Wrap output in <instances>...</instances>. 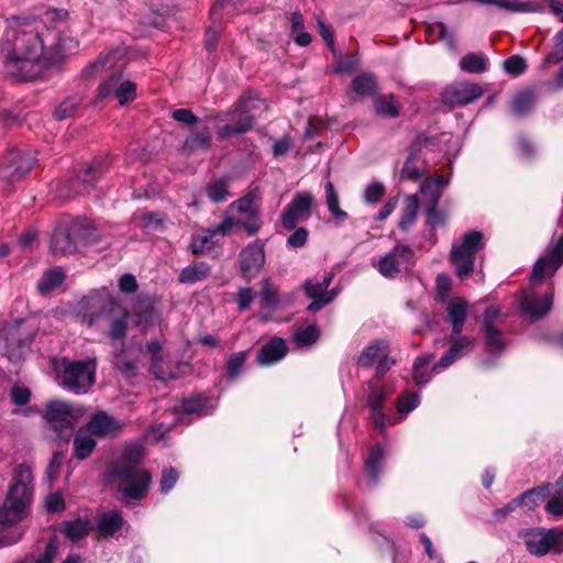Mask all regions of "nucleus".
<instances>
[{
    "label": "nucleus",
    "instance_id": "6",
    "mask_svg": "<svg viewBox=\"0 0 563 563\" xmlns=\"http://www.w3.org/2000/svg\"><path fill=\"white\" fill-rule=\"evenodd\" d=\"M36 328L24 319L7 322L0 331V349L11 361H20L27 353Z\"/></svg>",
    "mask_w": 563,
    "mask_h": 563
},
{
    "label": "nucleus",
    "instance_id": "31",
    "mask_svg": "<svg viewBox=\"0 0 563 563\" xmlns=\"http://www.w3.org/2000/svg\"><path fill=\"white\" fill-rule=\"evenodd\" d=\"M221 241V238L213 228L203 230L191 238L190 250L194 254H202L212 250Z\"/></svg>",
    "mask_w": 563,
    "mask_h": 563
},
{
    "label": "nucleus",
    "instance_id": "8",
    "mask_svg": "<svg viewBox=\"0 0 563 563\" xmlns=\"http://www.w3.org/2000/svg\"><path fill=\"white\" fill-rule=\"evenodd\" d=\"M376 379L368 383L367 406L372 411L373 423L382 435L385 434L388 426L402 421V417L388 416L384 412V404L389 395L394 393L391 384H382Z\"/></svg>",
    "mask_w": 563,
    "mask_h": 563
},
{
    "label": "nucleus",
    "instance_id": "2",
    "mask_svg": "<svg viewBox=\"0 0 563 563\" xmlns=\"http://www.w3.org/2000/svg\"><path fill=\"white\" fill-rule=\"evenodd\" d=\"M33 498V472L30 466H16L8 496L0 508V548L16 543L23 536L15 523L27 514Z\"/></svg>",
    "mask_w": 563,
    "mask_h": 563
},
{
    "label": "nucleus",
    "instance_id": "28",
    "mask_svg": "<svg viewBox=\"0 0 563 563\" xmlns=\"http://www.w3.org/2000/svg\"><path fill=\"white\" fill-rule=\"evenodd\" d=\"M141 352V347H129L114 355L113 364L125 379L130 380L137 376V354Z\"/></svg>",
    "mask_w": 563,
    "mask_h": 563
},
{
    "label": "nucleus",
    "instance_id": "25",
    "mask_svg": "<svg viewBox=\"0 0 563 563\" xmlns=\"http://www.w3.org/2000/svg\"><path fill=\"white\" fill-rule=\"evenodd\" d=\"M448 184L449 179L441 175L426 178L420 186V196L424 207L438 206Z\"/></svg>",
    "mask_w": 563,
    "mask_h": 563
},
{
    "label": "nucleus",
    "instance_id": "18",
    "mask_svg": "<svg viewBox=\"0 0 563 563\" xmlns=\"http://www.w3.org/2000/svg\"><path fill=\"white\" fill-rule=\"evenodd\" d=\"M450 349L443 354L440 361L433 366L432 371L439 373L449 367L455 361L468 354L475 346V338L472 335L454 334L453 332L445 338Z\"/></svg>",
    "mask_w": 563,
    "mask_h": 563
},
{
    "label": "nucleus",
    "instance_id": "9",
    "mask_svg": "<svg viewBox=\"0 0 563 563\" xmlns=\"http://www.w3.org/2000/svg\"><path fill=\"white\" fill-rule=\"evenodd\" d=\"M78 417L79 410L60 400L48 402L44 411V419L48 426L66 442L73 435Z\"/></svg>",
    "mask_w": 563,
    "mask_h": 563
},
{
    "label": "nucleus",
    "instance_id": "27",
    "mask_svg": "<svg viewBox=\"0 0 563 563\" xmlns=\"http://www.w3.org/2000/svg\"><path fill=\"white\" fill-rule=\"evenodd\" d=\"M74 235H76V231L74 230V224L71 228L67 227H58L55 229L52 240H51V249L55 254H70L76 251L77 243L75 241Z\"/></svg>",
    "mask_w": 563,
    "mask_h": 563
},
{
    "label": "nucleus",
    "instance_id": "7",
    "mask_svg": "<svg viewBox=\"0 0 563 563\" xmlns=\"http://www.w3.org/2000/svg\"><path fill=\"white\" fill-rule=\"evenodd\" d=\"M483 246V234L478 231L464 234L460 242L453 244L450 257L461 279L471 276L474 271L475 254Z\"/></svg>",
    "mask_w": 563,
    "mask_h": 563
},
{
    "label": "nucleus",
    "instance_id": "34",
    "mask_svg": "<svg viewBox=\"0 0 563 563\" xmlns=\"http://www.w3.org/2000/svg\"><path fill=\"white\" fill-rule=\"evenodd\" d=\"M420 208L419 198L417 195H410L405 198L404 209L399 220V228L407 231L417 220Z\"/></svg>",
    "mask_w": 563,
    "mask_h": 563
},
{
    "label": "nucleus",
    "instance_id": "63",
    "mask_svg": "<svg viewBox=\"0 0 563 563\" xmlns=\"http://www.w3.org/2000/svg\"><path fill=\"white\" fill-rule=\"evenodd\" d=\"M179 478L178 472L173 468H164L159 481V489L163 494H167L177 483Z\"/></svg>",
    "mask_w": 563,
    "mask_h": 563
},
{
    "label": "nucleus",
    "instance_id": "10",
    "mask_svg": "<svg viewBox=\"0 0 563 563\" xmlns=\"http://www.w3.org/2000/svg\"><path fill=\"white\" fill-rule=\"evenodd\" d=\"M415 264V252L406 244H396L394 249L373 261V266L386 278L393 279Z\"/></svg>",
    "mask_w": 563,
    "mask_h": 563
},
{
    "label": "nucleus",
    "instance_id": "35",
    "mask_svg": "<svg viewBox=\"0 0 563 563\" xmlns=\"http://www.w3.org/2000/svg\"><path fill=\"white\" fill-rule=\"evenodd\" d=\"M91 529V522L87 518H77L62 523V531L70 540H80L85 538Z\"/></svg>",
    "mask_w": 563,
    "mask_h": 563
},
{
    "label": "nucleus",
    "instance_id": "5",
    "mask_svg": "<svg viewBox=\"0 0 563 563\" xmlns=\"http://www.w3.org/2000/svg\"><path fill=\"white\" fill-rule=\"evenodd\" d=\"M109 474L126 501L143 499L152 484L151 473L133 465L113 464Z\"/></svg>",
    "mask_w": 563,
    "mask_h": 563
},
{
    "label": "nucleus",
    "instance_id": "23",
    "mask_svg": "<svg viewBox=\"0 0 563 563\" xmlns=\"http://www.w3.org/2000/svg\"><path fill=\"white\" fill-rule=\"evenodd\" d=\"M106 166L103 161L95 159L90 165H88L85 170L80 173V175L76 176V178L71 179L70 186L74 195H81L88 192L95 181L99 179V177L106 172Z\"/></svg>",
    "mask_w": 563,
    "mask_h": 563
},
{
    "label": "nucleus",
    "instance_id": "48",
    "mask_svg": "<svg viewBox=\"0 0 563 563\" xmlns=\"http://www.w3.org/2000/svg\"><path fill=\"white\" fill-rule=\"evenodd\" d=\"M420 404V397L418 394L412 391H406L401 394L396 401V409L398 411V417H402V420L406 416L415 410Z\"/></svg>",
    "mask_w": 563,
    "mask_h": 563
},
{
    "label": "nucleus",
    "instance_id": "33",
    "mask_svg": "<svg viewBox=\"0 0 563 563\" xmlns=\"http://www.w3.org/2000/svg\"><path fill=\"white\" fill-rule=\"evenodd\" d=\"M211 268L206 262H196L185 267L179 274V282L183 284H195L206 279L210 275Z\"/></svg>",
    "mask_w": 563,
    "mask_h": 563
},
{
    "label": "nucleus",
    "instance_id": "15",
    "mask_svg": "<svg viewBox=\"0 0 563 563\" xmlns=\"http://www.w3.org/2000/svg\"><path fill=\"white\" fill-rule=\"evenodd\" d=\"M262 101L251 95H244L239 102L235 104L234 113L242 114L235 123L227 124L219 130V136L221 139H229L235 134H242L250 131L253 126V117L249 114L253 110L257 109V106Z\"/></svg>",
    "mask_w": 563,
    "mask_h": 563
},
{
    "label": "nucleus",
    "instance_id": "1",
    "mask_svg": "<svg viewBox=\"0 0 563 563\" xmlns=\"http://www.w3.org/2000/svg\"><path fill=\"white\" fill-rule=\"evenodd\" d=\"M69 13L45 8L36 14L14 19L5 31L0 55L7 76L29 81L78 51L77 38L66 35Z\"/></svg>",
    "mask_w": 563,
    "mask_h": 563
},
{
    "label": "nucleus",
    "instance_id": "49",
    "mask_svg": "<svg viewBox=\"0 0 563 563\" xmlns=\"http://www.w3.org/2000/svg\"><path fill=\"white\" fill-rule=\"evenodd\" d=\"M147 352L151 354V371L155 375L157 379L166 380L167 377L165 376L164 372L161 368V352H162V345L158 340H152L146 345Z\"/></svg>",
    "mask_w": 563,
    "mask_h": 563
},
{
    "label": "nucleus",
    "instance_id": "47",
    "mask_svg": "<svg viewBox=\"0 0 563 563\" xmlns=\"http://www.w3.org/2000/svg\"><path fill=\"white\" fill-rule=\"evenodd\" d=\"M432 355L420 356L413 364V379L417 385H422L431 379L430 364Z\"/></svg>",
    "mask_w": 563,
    "mask_h": 563
},
{
    "label": "nucleus",
    "instance_id": "20",
    "mask_svg": "<svg viewBox=\"0 0 563 563\" xmlns=\"http://www.w3.org/2000/svg\"><path fill=\"white\" fill-rule=\"evenodd\" d=\"M483 93V89L477 84L464 81L448 87L442 98L451 107H462L474 102Z\"/></svg>",
    "mask_w": 563,
    "mask_h": 563
},
{
    "label": "nucleus",
    "instance_id": "46",
    "mask_svg": "<svg viewBox=\"0 0 563 563\" xmlns=\"http://www.w3.org/2000/svg\"><path fill=\"white\" fill-rule=\"evenodd\" d=\"M399 109L400 107L395 101L393 95H384L375 99V110L382 117H398Z\"/></svg>",
    "mask_w": 563,
    "mask_h": 563
},
{
    "label": "nucleus",
    "instance_id": "41",
    "mask_svg": "<svg viewBox=\"0 0 563 563\" xmlns=\"http://www.w3.org/2000/svg\"><path fill=\"white\" fill-rule=\"evenodd\" d=\"M65 274L60 268L47 271L38 282L37 288L41 294H47L63 284Z\"/></svg>",
    "mask_w": 563,
    "mask_h": 563
},
{
    "label": "nucleus",
    "instance_id": "51",
    "mask_svg": "<svg viewBox=\"0 0 563 563\" xmlns=\"http://www.w3.org/2000/svg\"><path fill=\"white\" fill-rule=\"evenodd\" d=\"M209 400L207 398L197 396L189 399H186L181 404V410L185 413H199L205 415L210 412L214 405H208Z\"/></svg>",
    "mask_w": 563,
    "mask_h": 563
},
{
    "label": "nucleus",
    "instance_id": "55",
    "mask_svg": "<svg viewBox=\"0 0 563 563\" xmlns=\"http://www.w3.org/2000/svg\"><path fill=\"white\" fill-rule=\"evenodd\" d=\"M153 302L150 297L140 296L132 306L134 322L139 323L143 319L147 320L153 313Z\"/></svg>",
    "mask_w": 563,
    "mask_h": 563
},
{
    "label": "nucleus",
    "instance_id": "64",
    "mask_svg": "<svg viewBox=\"0 0 563 563\" xmlns=\"http://www.w3.org/2000/svg\"><path fill=\"white\" fill-rule=\"evenodd\" d=\"M358 64V58L356 55H341L338 57L334 65V73L336 74H347L351 73L356 65Z\"/></svg>",
    "mask_w": 563,
    "mask_h": 563
},
{
    "label": "nucleus",
    "instance_id": "52",
    "mask_svg": "<svg viewBox=\"0 0 563 563\" xmlns=\"http://www.w3.org/2000/svg\"><path fill=\"white\" fill-rule=\"evenodd\" d=\"M545 509L553 516L563 515V474L554 485V493L547 503Z\"/></svg>",
    "mask_w": 563,
    "mask_h": 563
},
{
    "label": "nucleus",
    "instance_id": "58",
    "mask_svg": "<svg viewBox=\"0 0 563 563\" xmlns=\"http://www.w3.org/2000/svg\"><path fill=\"white\" fill-rule=\"evenodd\" d=\"M81 103L80 98L78 97H68L54 111V117L57 120H65L73 117L79 104Z\"/></svg>",
    "mask_w": 563,
    "mask_h": 563
},
{
    "label": "nucleus",
    "instance_id": "12",
    "mask_svg": "<svg viewBox=\"0 0 563 563\" xmlns=\"http://www.w3.org/2000/svg\"><path fill=\"white\" fill-rule=\"evenodd\" d=\"M313 205L314 198L310 192H297L280 216L283 227L289 231L295 230L298 223L311 217Z\"/></svg>",
    "mask_w": 563,
    "mask_h": 563
},
{
    "label": "nucleus",
    "instance_id": "4",
    "mask_svg": "<svg viewBox=\"0 0 563 563\" xmlns=\"http://www.w3.org/2000/svg\"><path fill=\"white\" fill-rule=\"evenodd\" d=\"M59 385L77 395L86 394L96 380V358L86 361L62 360L56 366Z\"/></svg>",
    "mask_w": 563,
    "mask_h": 563
},
{
    "label": "nucleus",
    "instance_id": "38",
    "mask_svg": "<svg viewBox=\"0 0 563 563\" xmlns=\"http://www.w3.org/2000/svg\"><path fill=\"white\" fill-rule=\"evenodd\" d=\"M384 457V450L380 444H375L368 456L365 459V471L371 477L372 484L375 485L378 482L380 464Z\"/></svg>",
    "mask_w": 563,
    "mask_h": 563
},
{
    "label": "nucleus",
    "instance_id": "30",
    "mask_svg": "<svg viewBox=\"0 0 563 563\" xmlns=\"http://www.w3.org/2000/svg\"><path fill=\"white\" fill-rule=\"evenodd\" d=\"M124 525L125 520L121 512L110 510L101 514L97 523V530L101 537L108 538L113 537Z\"/></svg>",
    "mask_w": 563,
    "mask_h": 563
},
{
    "label": "nucleus",
    "instance_id": "45",
    "mask_svg": "<svg viewBox=\"0 0 563 563\" xmlns=\"http://www.w3.org/2000/svg\"><path fill=\"white\" fill-rule=\"evenodd\" d=\"M537 97L531 91L518 93L512 101V112L517 117L526 115L534 106Z\"/></svg>",
    "mask_w": 563,
    "mask_h": 563
},
{
    "label": "nucleus",
    "instance_id": "53",
    "mask_svg": "<svg viewBox=\"0 0 563 563\" xmlns=\"http://www.w3.org/2000/svg\"><path fill=\"white\" fill-rule=\"evenodd\" d=\"M325 202L329 211L334 216L335 219L341 221L346 219L347 214L340 208L339 196L331 181L325 184Z\"/></svg>",
    "mask_w": 563,
    "mask_h": 563
},
{
    "label": "nucleus",
    "instance_id": "60",
    "mask_svg": "<svg viewBox=\"0 0 563 563\" xmlns=\"http://www.w3.org/2000/svg\"><path fill=\"white\" fill-rule=\"evenodd\" d=\"M130 317V312L128 310H123L120 317H117L112 320L109 328V336L111 339L118 340L122 339L126 334L128 330V318Z\"/></svg>",
    "mask_w": 563,
    "mask_h": 563
},
{
    "label": "nucleus",
    "instance_id": "21",
    "mask_svg": "<svg viewBox=\"0 0 563 563\" xmlns=\"http://www.w3.org/2000/svg\"><path fill=\"white\" fill-rule=\"evenodd\" d=\"M332 278V275L328 274L320 282L306 280L303 285L305 294L312 299V302L308 306L309 311H318L335 298L336 294L334 290L328 289Z\"/></svg>",
    "mask_w": 563,
    "mask_h": 563
},
{
    "label": "nucleus",
    "instance_id": "32",
    "mask_svg": "<svg viewBox=\"0 0 563 563\" xmlns=\"http://www.w3.org/2000/svg\"><path fill=\"white\" fill-rule=\"evenodd\" d=\"M260 297L263 309L274 310L285 303L284 298L279 296L278 287L269 278L262 280Z\"/></svg>",
    "mask_w": 563,
    "mask_h": 563
},
{
    "label": "nucleus",
    "instance_id": "3",
    "mask_svg": "<svg viewBox=\"0 0 563 563\" xmlns=\"http://www.w3.org/2000/svg\"><path fill=\"white\" fill-rule=\"evenodd\" d=\"M563 265V233L552 240L544 254L534 263L530 275L532 289L522 292L520 299V310L532 320H539L550 312L553 306V284L549 285V290L543 295L534 290L542 284L545 277L553 276Z\"/></svg>",
    "mask_w": 563,
    "mask_h": 563
},
{
    "label": "nucleus",
    "instance_id": "14",
    "mask_svg": "<svg viewBox=\"0 0 563 563\" xmlns=\"http://www.w3.org/2000/svg\"><path fill=\"white\" fill-rule=\"evenodd\" d=\"M357 363L363 367L376 364V376L383 377L395 364V360L389 356V344L385 340H375L363 350Z\"/></svg>",
    "mask_w": 563,
    "mask_h": 563
},
{
    "label": "nucleus",
    "instance_id": "11",
    "mask_svg": "<svg viewBox=\"0 0 563 563\" xmlns=\"http://www.w3.org/2000/svg\"><path fill=\"white\" fill-rule=\"evenodd\" d=\"M523 540L528 552L538 556L563 552V529H531Z\"/></svg>",
    "mask_w": 563,
    "mask_h": 563
},
{
    "label": "nucleus",
    "instance_id": "44",
    "mask_svg": "<svg viewBox=\"0 0 563 563\" xmlns=\"http://www.w3.org/2000/svg\"><path fill=\"white\" fill-rule=\"evenodd\" d=\"M59 543L54 538L46 544L45 551L38 555H29L19 563H54L58 554Z\"/></svg>",
    "mask_w": 563,
    "mask_h": 563
},
{
    "label": "nucleus",
    "instance_id": "29",
    "mask_svg": "<svg viewBox=\"0 0 563 563\" xmlns=\"http://www.w3.org/2000/svg\"><path fill=\"white\" fill-rule=\"evenodd\" d=\"M286 353L287 346L285 341L280 338H275L262 346L257 354V361L262 365H271L284 358Z\"/></svg>",
    "mask_w": 563,
    "mask_h": 563
},
{
    "label": "nucleus",
    "instance_id": "16",
    "mask_svg": "<svg viewBox=\"0 0 563 563\" xmlns=\"http://www.w3.org/2000/svg\"><path fill=\"white\" fill-rule=\"evenodd\" d=\"M260 192L257 189H254L230 206L231 210H236L246 217V220L242 222V228L250 236L255 235L262 227L260 220Z\"/></svg>",
    "mask_w": 563,
    "mask_h": 563
},
{
    "label": "nucleus",
    "instance_id": "40",
    "mask_svg": "<svg viewBox=\"0 0 563 563\" xmlns=\"http://www.w3.org/2000/svg\"><path fill=\"white\" fill-rule=\"evenodd\" d=\"M119 55L118 51H111L104 54H100L99 57L91 64H89L84 73L85 76L90 78L95 77L101 70L111 68L114 64L117 56Z\"/></svg>",
    "mask_w": 563,
    "mask_h": 563
},
{
    "label": "nucleus",
    "instance_id": "24",
    "mask_svg": "<svg viewBox=\"0 0 563 563\" xmlns=\"http://www.w3.org/2000/svg\"><path fill=\"white\" fill-rule=\"evenodd\" d=\"M123 423L104 411L96 412L87 424L88 431L102 437H117L123 429Z\"/></svg>",
    "mask_w": 563,
    "mask_h": 563
},
{
    "label": "nucleus",
    "instance_id": "57",
    "mask_svg": "<svg viewBox=\"0 0 563 563\" xmlns=\"http://www.w3.org/2000/svg\"><path fill=\"white\" fill-rule=\"evenodd\" d=\"M319 338V330L316 325L310 324L300 328L294 333L292 340L298 346L313 344Z\"/></svg>",
    "mask_w": 563,
    "mask_h": 563
},
{
    "label": "nucleus",
    "instance_id": "50",
    "mask_svg": "<svg viewBox=\"0 0 563 563\" xmlns=\"http://www.w3.org/2000/svg\"><path fill=\"white\" fill-rule=\"evenodd\" d=\"M291 35L295 42L300 46H307L311 43V35L303 31V18L299 12L291 14Z\"/></svg>",
    "mask_w": 563,
    "mask_h": 563
},
{
    "label": "nucleus",
    "instance_id": "43",
    "mask_svg": "<svg viewBox=\"0 0 563 563\" xmlns=\"http://www.w3.org/2000/svg\"><path fill=\"white\" fill-rule=\"evenodd\" d=\"M426 174V169L419 165V157L415 153H410L407 157L400 173V179L411 181L419 180Z\"/></svg>",
    "mask_w": 563,
    "mask_h": 563
},
{
    "label": "nucleus",
    "instance_id": "13",
    "mask_svg": "<svg viewBox=\"0 0 563 563\" xmlns=\"http://www.w3.org/2000/svg\"><path fill=\"white\" fill-rule=\"evenodd\" d=\"M504 314L498 306H489L484 311L482 329L484 332L485 345L492 353L501 352L505 346L504 335L500 327L504 323Z\"/></svg>",
    "mask_w": 563,
    "mask_h": 563
},
{
    "label": "nucleus",
    "instance_id": "59",
    "mask_svg": "<svg viewBox=\"0 0 563 563\" xmlns=\"http://www.w3.org/2000/svg\"><path fill=\"white\" fill-rule=\"evenodd\" d=\"M133 221L136 225L145 230H158L163 225V219L158 213L154 212H142L135 214Z\"/></svg>",
    "mask_w": 563,
    "mask_h": 563
},
{
    "label": "nucleus",
    "instance_id": "36",
    "mask_svg": "<svg viewBox=\"0 0 563 563\" xmlns=\"http://www.w3.org/2000/svg\"><path fill=\"white\" fill-rule=\"evenodd\" d=\"M351 88L358 97H369L377 91V81L373 74L363 73L352 80Z\"/></svg>",
    "mask_w": 563,
    "mask_h": 563
},
{
    "label": "nucleus",
    "instance_id": "54",
    "mask_svg": "<svg viewBox=\"0 0 563 563\" xmlns=\"http://www.w3.org/2000/svg\"><path fill=\"white\" fill-rule=\"evenodd\" d=\"M207 195L213 202L227 200L229 196L228 181L224 178L213 179L207 186Z\"/></svg>",
    "mask_w": 563,
    "mask_h": 563
},
{
    "label": "nucleus",
    "instance_id": "19",
    "mask_svg": "<svg viewBox=\"0 0 563 563\" xmlns=\"http://www.w3.org/2000/svg\"><path fill=\"white\" fill-rule=\"evenodd\" d=\"M35 158L30 152L20 150L10 151L1 162L2 175L12 180H19L34 166Z\"/></svg>",
    "mask_w": 563,
    "mask_h": 563
},
{
    "label": "nucleus",
    "instance_id": "42",
    "mask_svg": "<svg viewBox=\"0 0 563 563\" xmlns=\"http://www.w3.org/2000/svg\"><path fill=\"white\" fill-rule=\"evenodd\" d=\"M488 59L483 54L470 53L460 60V67L466 73H482L487 69Z\"/></svg>",
    "mask_w": 563,
    "mask_h": 563
},
{
    "label": "nucleus",
    "instance_id": "39",
    "mask_svg": "<svg viewBox=\"0 0 563 563\" xmlns=\"http://www.w3.org/2000/svg\"><path fill=\"white\" fill-rule=\"evenodd\" d=\"M97 445L96 440L85 431L80 430L74 440V454L79 460L87 459Z\"/></svg>",
    "mask_w": 563,
    "mask_h": 563
},
{
    "label": "nucleus",
    "instance_id": "17",
    "mask_svg": "<svg viewBox=\"0 0 563 563\" xmlns=\"http://www.w3.org/2000/svg\"><path fill=\"white\" fill-rule=\"evenodd\" d=\"M114 97L121 106L132 102L136 97V85L123 79L120 74H112L98 88V98L104 100Z\"/></svg>",
    "mask_w": 563,
    "mask_h": 563
},
{
    "label": "nucleus",
    "instance_id": "37",
    "mask_svg": "<svg viewBox=\"0 0 563 563\" xmlns=\"http://www.w3.org/2000/svg\"><path fill=\"white\" fill-rule=\"evenodd\" d=\"M544 488H532L523 494H521L519 497L514 498L511 501H509L505 507L498 508L494 510L493 516L497 521L504 520L509 514H511L516 508L521 506L522 503H527V500L533 496L543 494Z\"/></svg>",
    "mask_w": 563,
    "mask_h": 563
},
{
    "label": "nucleus",
    "instance_id": "22",
    "mask_svg": "<svg viewBox=\"0 0 563 563\" xmlns=\"http://www.w3.org/2000/svg\"><path fill=\"white\" fill-rule=\"evenodd\" d=\"M264 243L256 240L244 247L240 253L241 271L249 278L254 277L264 266Z\"/></svg>",
    "mask_w": 563,
    "mask_h": 563
},
{
    "label": "nucleus",
    "instance_id": "26",
    "mask_svg": "<svg viewBox=\"0 0 563 563\" xmlns=\"http://www.w3.org/2000/svg\"><path fill=\"white\" fill-rule=\"evenodd\" d=\"M467 301L461 297H453L446 303V318L452 325L454 334L463 332L464 323L467 318Z\"/></svg>",
    "mask_w": 563,
    "mask_h": 563
},
{
    "label": "nucleus",
    "instance_id": "56",
    "mask_svg": "<svg viewBox=\"0 0 563 563\" xmlns=\"http://www.w3.org/2000/svg\"><path fill=\"white\" fill-rule=\"evenodd\" d=\"M211 144V134L210 131L205 128L202 131H199L191 136H189L185 142L186 150L192 152L198 148L208 150Z\"/></svg>",
    "mask_w": 563,
    "mask_h": 563
},
{
    "label": "nucleus",
    "instance_id": "61",
    "mask_svg": "<svg viewBox=\"0 0 563 563\" xmlns=\"http://www.w3.org/2000/svg\"><path fill=\"white\" fill-rule=\"evenodd\" d=\"M74 230L76 231V236H79L85 243L96 244L101 240L99 230L93 225L74 223Z\"/></svg>",
    "mask_w": 563,
    "mask_h": 563
},
{
    "label": "nucleus",
    "instance_id": "62",
    "mask_svg": "<svg viewBox=\"0 0 563 563\" xmlns=\"http://www.w3.org/2000/svg\"><path fill=\"white\" fill-rule=\"evenodd\" d=\"M246 360L245 352L233 353L227 363L228 366V375L230 379H234L242 371L244 362Z\"/></svg>",
    "mask_w": 563,
    "mask_h": 563
}]
</instances>
